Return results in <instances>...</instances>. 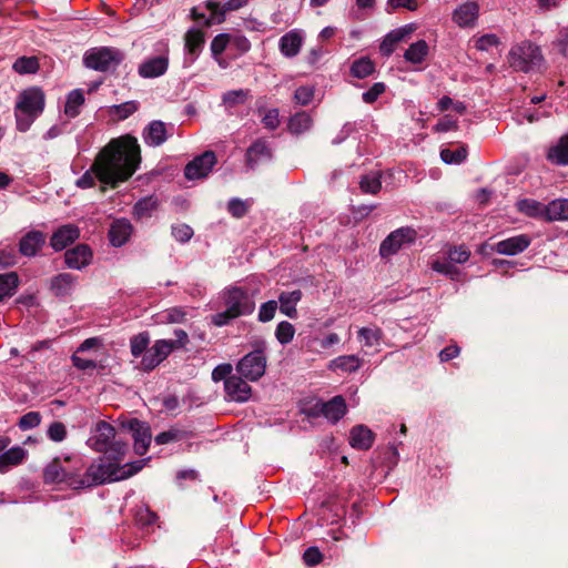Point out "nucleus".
<instances>
[{
	"instance_id": "nucleus-1",
	"label": "nucleus",
	"mask_w": 568,
	"mask_h": 568,
	"mask_svg": "<svg viewBox=\"0 0 568 568\" xmlns=\"http://www.w3.org/2000/svg\"><path fill=\"white\" fill-rule=\"evenodd\" d=\"M140 163L141 149L136 138L125 134L112 139L100 150L91 168L75 181V185L90 189L98 179L102 184L116 187L135 173Z\"/></svg>"
},
{
	"instance_id": "nucleus-2",
	"label": "nucleus",
	"mask_w": 568,
	"mask_h": 568,
	"mask_svg": "<svg viewBox=\"0 0 568 568\" xmlns=\"http://www.w3.org/2000/svg\"><path fill=\"white\" fill-rule=\"evenodd\" d=\"M64 468L65 485L72 489H82L104 484L105 481H116L126 479L135 475L143 467V460L128 463L129 469L118 467L115 464L97 463L91 464L84 473V464L80 457H65L62 459Z\"/></svg>"
},
{
	"instance_id": "nucleus-3",
	"label": "nucleus",
	"mask_w": 568,
	"mask_h": 568,
	"mask_svg": "<svg viewBox=\"0 0 568 568\" xmlns=\"http://www.w3.org/2000/svg\"><path fill=\"white\" fill-rule=\"evenodd\" d=\"M115 435V428L111 424L100 420L95 425L93 435L88 439V444L95 452L103 453V457L99 459V463H112L128 470V464L120 465L126 453L128 445L122 439L116 438Z\"/></svg>"
},
{
	"instance_id": "nucleus-4",
	"label": "nucleus",
	"mask_w": 568,
	"mask_h": 568,
	"mask_svg": "<svg viewBox=\"0 0 568 568\" xmlns=\"http://www.w3.org/2000/svg\"><path fill=\"white\" fill-rule=\"evenodd\" d=\"M45 97L40 88L31 87L23 90L17 99L14 116L17 129L27 132L44 110Z\"/></svg>"
},
{
	"instance_id": "nucleus-5",
	"label": "nucleus",
	"mask_w": 568,
	"mask_h": 568,
	"mask_svg": "<svg viewBox=\"0 0 568 568\" xmlns=\"http://www.w3.org/2000/svg\"><path fill=\"white\" fill-rule=\"evenodd\" d=\"M508 62L516 71L530 72L539 70L544 65L545 59L537 44L523 41L510 49Z\"/></svg>"
},
{
	"instance_id": "nucleus-6",
	"label": "nucleus",
	"mask_w": 568,
	"mask_h": 568,
	"mask_svg": "<svg viewBox=\"0 0 568 568\" xmlns=\"http://www.w3.org/2000/svg\"><path fill=\"white\" fill-rule=\"evenodd\" d=\"M124 60V53L111 47H100L88 50L83 57V63L87 68L109 72L115 70Z\"/></svg>"
},
{
	"instance_id": "nucleus-7",
	"label": "nucleus",
	"mask_w": 568,
	"mask_h": 568,
	"mask_svg": "<svg viewBox=\"0 0 568 568\" xmlns=\"http://www.w3.org/2000/svg\"><path fill=\"white\" fill-rule=\"evenodd\" d=\"M225 306L233 311V315H250L255 310L254 292L244 286H233L223 294Z\"/></svg>"
},
{
	"instance_id": "nucleus-8",
	"label": "nucleus",
	"mask_w": 568,
	"mask_h": 568,
	"mask_svg": "<svg viewBox=\"0 0 568 568\" xmlns=\"http://www.w3.org/2000/svg\"><path fill=\"white\" fill-rule=\"evenodd\" d=\"M266 368V357L261 348L246 354L236 365V371L248 381L262 377Z\"/></svg>"
},
{
	"instance_id": "nucleus-9",
	"label": "nucleus",
	"mask_w": 568,
	"mask_h": 568,
	"mask_svg": "<svg viewBox=\"0 0 568 568\" xmlns=\"http://www.w3.org/2000/svg\"><path fill=\"white\" fill-rule=\"evenodd\" d=\"M215 163V153L213 151H205L185 165L184 176L187 180L204 179L212 171Z\"/></svg>"
},
{
	"instance_id": "nucleus-10",
	"label": "nucleus",
	"mask_w": 568,
	"mask_h": 568,
	"mask_svg": "<svg viewBox=\"0 0 568 568\" xmlns=\"http://www.w3.org/2000/svg\"><path fill=\"white\" fill-rule=\"evenodd\" d=\"M123 428L131 432L134 439V450L138 455H144L151 444L152 433L150 426L145 422L131 418L122 424Z\"/></svg>"
},
{
	"instance_id": "nucleus-11",
	"label": "nucleus",
	"mask_w": 568,
	"mask_h": 568,
	"mask_svg": "<svg viewBox=\"0 0 568 568\" xmlns=\"http://www.w3.org/2000/svg\"><path fill=\"white\" fill-rule=\"evenodd\" d=\"M163 50L159 55L145 59L138 68V73L143 79H153L163 75L169 68V48L162 44Z\"/></svg>"
},
{
	"instance_id": "nucleus-12",
	"label": "nucleus",
	"mask_w": 568,
	"mask_h": 568,
	"mask_svg": "<svg viewBox=\"0 0 568 568\" xmlns=\"http://www.w3.org/2000/svg\"><path fill=\"white\" fill-rule=\"evenodd\" d=\"M415 235V231L409 227H402L392 232L381 244V255L387 257L395 254L404 244L414 242Z\"/></svg>"
},
{
	"instance_id": "nucleus-13",
	"label": "nucleus",
	"mask_w": 568,
	"mask_h": 568,
	"mask_svg": "<svg viewBox=\"0 0 568 568\" xmlns=\"http://www.w3.org/2000/svg\"><path fill=\"white\" fill-rule=\"evenodd\" d=\"M248 0H227L223 4L215 0H206L204 7L210 11V17L206 20V26L210 27L214 23H222L225 20V14L229 11H236L247 4Z\"/></svg>"
},
{
	"instance_id": "nucleus-14",
	"label": "nucleus",
	"mask_w": 568,
	"mask_h": 568,
	"mask_svg": "<svg viewBox=\"0 0 568 568\" xmlns=\"http://www.w3.org/2000/svg\"><path fill=\"white\" fill-rule=\"evenodd\" d=\"M225 397L227 400L243 403L250 399L252 388L241 376L232 375L224 383Z\"/></svg>"
},
{
	"instance_id": "nucleus-15",
	"label": "nucleus",
	"mask_w": 568,
	"mask_h": 568,
	"mask_svg": "<svg viewBox=\"0 0 568 568\" xmlns=\"http://www.w3.org/2000/svg\"><path fill=\"white\" fill-rule=\"evenodd\" d=\"M168 138V124L160 120L151 121L142 132L144 143L152 148L162 145Z\"/></svg>"
},
{
	"instance_id": "nucleus-16",
	"label": "nucleus",
	"mask_w": 568,
	"mask_h": 568,
	"mask_svg": "<svg viewBox=\"0 0 568 568\" xmlns=\"http://www.w3.org/2000/svg\"><path fill=\"white\" fill-rule=\"evenodd\" d=\"M272 158V150L266 141L257 139L246 150V165L254 170L260 163L266 162Z\"/></svg>"
},
{
	"instance_id": "nucleus-17",
	"label": "nucleus",
	"mask_w": 568,
	"mask_h": 568,
	"mask_svg": "<svg viewBox=\"0 0 568 568\" xmlns=\"http://www.w3.org/2000/svg\"><path fill=\"white\" fill-rule=\"evenodd\" d=\"M530 237L526 234L516 235L496 243L493 247L499 254L503 255H516L524 252L530 245Z\"/></svg>"
},
{
	"instance_id": "nucleus-18",
	"label": "nucleus",
	"mask_w": 568,
	"mask_h": 568,
	"mask_svg": "<svg viewBox=\"0 0 568 568\" xmlns=\"http://www.w3.org/2000/svg\"><path fill=\"white\" fill-rule=\"evenodd\" d=\"M92 251L87 244H78L64 253V261L69 268L82 270L91 263Z\"/></svg>"
},
{
	"instance_id": "nucleus-19",
	"label": "nucleus",
	"mask_w": 568,
	"mask_h": 568,
	"mask_svg": "<svg viewBox=\"0 0 568 568\" xmlns=\"http://www.w3.org/2000/svg\"><path fill=\"white\" fill-rule=\"evenodd\" d=\"M185 41V50H186V57L184 62L192 64L197 57L200 55L204 43H205V37L203 31L191 28L184 37Z\"/></svg>"
},
{
	"instance_id": "nucleus-20",
	"label": "nucleus",
	"mask_w": 568,
	"mask_h": 568,
	"mask_svg": "<svg viewBox=\"0 0 568 568\" xmlns=\"http://www.w3.org/2000/svg\"><path fill=\"white\" fill-rule=\"evenodd\" d=\"M78 283V277L70 273H60L50 280V291L58 298H64L72 294Z\"/></svg>"
},
{
	"instance_id": "nucleus-21",
	"label": "nucleus",
	"mask_w": 568,
	"mask_h": 568,
	"mask_svg": "<svg viewBox=\"0 0 568 568\" xmlns=\"http://www.w3.org/2000/svg\"><path fill=\"white\" fill-rule=\"evenodd\" d=\"M133 226L126 219H118L111 223L109 230V240L112 246L121 247L131 237Z\"/></svg>"
},
{
	"instance_id": "nucleus-22",
	"label": "nucleus",
	"mask_w": 568,
	"mask_h": 568,
	"mask_svg": "<svg viewBox=\"0 0 568 568\" xmlns=\"http://www.w3.org/2000/svg\"><path fill=\"white\" fill-rule=\"evenodd\" d=\"M80 235L75 225L67 224L58 229L51 236L50 245L54 251H62Z\"/></svg>"
},
{
	"instance_id": "nucleus-23",
	"label": "nucleus",
	"mask_w": 568,
	"mask_h": 568,
	"mask_svg": "<svg viewBox=\"0 0 568 568\" xmlns=\"http://www.w3.org/2000/svg\"><path fill=\"white\" fill-rule=\"evenodd\" d=\"M479 7L476 2L460 4L453 13V20L462 28L473 27L478 18Z\"/></svg>"
},
{
	"instance_id": "nucleus-24",
	"label": "nucleus",
	"mask_w": 568,
	"mask_h": 568,
	"mask_svg": "<svg viewBox=\"0 0 568 568\" xmlns=\"http://www.w3.org/2000/svg\"><path fill=\"white\" fill-rule=\"evenodd\" d=\"M322 416H324L328 422L335 424L344 417L347 412V406L343 396L337 395L328 402L322 400Z\"/></svg>"
},
{
	"instance_id": "nucleus-25",
	"label": "nucleus",
	"mask_w": 568,
	"mask_h": 568,
	"mask_svg": "<svg viewBox=\"0 0 568 568\" xmlns=\"http://www.w3.org/2000/svg\"><path fill=\"white\" fill-rule=\"evenodd\" d=\"M546 159L555 165H568V132L559 138V140L549 146Z\"/></svg>"
},
{
	"instance_id": "nucleus-26",
	"label": "nucleus",
	"mask_w": 568,
	"mask_h": 568,
	"mask_svg": "<svg viewBox=\"0 0 568 568\" xmlns=\"http://www.w3.org/2000/svg\"><path fill=\"white\" fill-rule=\"evenodd\" d=\"M45 236L40 231L28 232L19 243L20 253L24 256H34L44 245Z\"/></svg>"
},
{
	"instance_id": "nucleus-27",
	"label": "nucleus",
	"mask_w": 568,
	"mask_h": 568,
	"mask_svg": "<svg viewBox=\"0 0 568 568\" xmlns=\"http://www.w3.org/2000/svg\"><path fill=\"white\" fill-rule=\"evenodd\" d=\"M413 26L407 24L390 31L388 34H386V37L384 38L379 45L381 53L386 57L390 55L394 52L396 44L404 40L407 36H409L413 32Z\"/></svg>"
},
{
	"instance_id": "nucleus-28",
	"label": "nucleus",
	"mask_w": 568,
	"mask_h": 568,
	"mask_svg": "<svg viewBox=\"0 0 568 568\" xmlns=\"http://www.w3.org/2000/svg\"><path fill=\"white\" fill-rule=\"evenodd\" d=\"M374 433L364 425L354 426L349 434V444L353 448L366 450L374 443Z\"/></svg>"
},
{
	"instance_id": "nucleus-29",
	"label": "nucleus",
	"mask_w": 568,
	"mask_h": 568,
	"mask_svg": "<svg viewBox=\"0 0 568 568\" xmlns=\"http://www.w3.org/2000/svg\"><path fill=\"white\" fill-rule=\"evenodd\" d=\"M516 207L520 213L529 217L544 219L547 221V205H544L539 201L523 199L516 203Z\"/></svg>"
},
{
	"instance_id": "nucleus-30",
	"label": "nucleus",
	"mask_w": 568,
	"mask_h": 568,
	"mask_svg": "<svg viewBox=\"0 0 568 568\" xmlns=\"http://www.w3.org/2000/svg\"><path fill=\"white\" fill-rule=\"evenodd\" d=\"M64 468L62 459L57 457L48 464L43 470V480L45 484H65Z\"/></svg>"
},
{
	"instance_id": "nucleus-31",
	"label": "nucleus",
	"mask_w": 568,
	"mask_h": 568,
	"mask_svg": "<svg viewBox=\"0 0 568 568\" xmlns=\"http://www.w3.org/2000/svg\"><path fill=\"white\" fill-rule=\"evenodd\" d=\"M84 93L81 89L72 90L67 95L64 114L70 119L77 118L81 112V108L84 104Z\"/></svg>"
},
{
	"instance_id": "nucleus-32",
	"label": "nucleus",
	"mask_w": 568,
	"mask_h": 568,
	"mask_svg": "<svg viewBox=\"0 0 568 568\" xmlns=\"http://www.w3.org/2000/svg\"><path fill=\"white\" fill-rule=\"evenodd\" d=\"M26 450L16 446L0 454V471L6 473L10 467L17 466L23 462Z\"/></svg>"
},
{
	"instance_id": "nucleus-33",
	"label": "nucleus",
	"mask_w": 568,
	"mask_h": 568,
	"mask_svg": "<svg viewBox=\"0 0 568 568\" xmlns=\"http://www.w3.org/2000/svg\"><path fill=\"white\" fill-rule=\"evenodd\" d=\"M159 201L154 195L140 199L133 206V216L136 220L149 219L158 209Z\"/></svg>"
},
{
	"instance_id": "nucleus-34",
	"label": "nucleus",
	"mask_w": 568,
	"mask_h": 568,
	"mask_svg": "<svg viewBox=\"0 0 568 568\" xmlns=\"http://www.w3.org/2000/svg\"><path fill=\"white\" fill-rule=\"evenodd\" d=\"M192 436H193V433L191 430L174 426L165 432L158 434L154 437V442L158 445H165L169 443L181 442V440L187 439Z\"/></svg>"
},
{
	"instance_id": "nucleus-35",
	"label": "nucleus",
	"mask_w": 568,
	"mask_h": 568,
	"mask_svg": "<svg viewBox=\"0 0 568 568\" xmlns=\"http://www.w3.org/2000/svg\"><path fill=\"white\" fill-rule=\"evenodd\" d=\"M277 308L281 313H284V292L278 294L277 301L271 300L261 305L257 315L258 321L262 323L272 321Z\"/></svg>"
},
{
	"instance_id": "nucleus-36",
	"label": "nucleus",
	"mask_w": 568,
	"mask_h": 568,
	"mask_svg": "<svg viewBox=\"0 0 568 568\" xmlns=\"http://www.w3.org/2000/svg\"><path fill=\"white\" fill-rule=\"evenodd\" d=\"M361 367V359L356 355H343L329 362L328 368L332 371L355 372Z\"/></svg>"
},
{
	"instance_id": "nucleus-37",
	"label": "nucleus",
	"mask_w": 568,
	"mask_h": 568,
	"mask_svg": "<svg viewBox=\"0 0 568 568\" xmlns=\"http://www.w3.org/2000/svg\"><path fill=\"white\" fill-rule=\"evenodd\" d=\"M568 220V199L554 200L547 204V222Z\"/></svg>"
},
{
	"instance_id": "nucleus-38",
	"label": "nucleus",
	"mask_w": 568,
	"mask_h": 568,
	"mask_svg": "<svg viewBox=\"0 0 568 568\" xmlns=\"http://www.w3.org/2000/svg\"><path fill=\"white\" fill-rule=\"evenodd\" d=\"M19 285V277L16 272L0 274V302L12 296Z\"/></svg>"
},
{
	"instance_id": "nucleus-39",
	"label": "nucleus",
	"mask_w": 568,
	"mask_h": 568,
	"mask_svg": "<svg viewBox=\"0 0 568 568\" xmlns=\"http://www.w3.org/2000/svg\"><path fill=\"white\" fill-rule=\"evenodd\" d=\"M428 53V44L425 40H418L409 45L405 51L404 58L412 63H420Z\"/></svg>"
},
{
	"instance_id": "nucleus-40",
	"label": "nucleus",
	"mask_w": 568,
	"mask_h": 568,
	"mask_svg": "<svg viewBox=\"0 0 568 568\" xmlns=\"http://www.w3.org/2000/svg\"><path fill=\"white\" fill-rule=\"evenodd\" d=\"M312 119L306 112H297L294 114L288 123L287 129L293 134H300L307 131L311 128Z\"/></svg>"
},
{
	"instance_id": "nucleus-41",
	"label": "nucleus",
	"mask_w": 568,
	"mask_h": 568,
	"mask_svg": "<svg viewBox=\"0 0 568 568\" xmlns=\"http://www.w3.org/2000/svg\"><path fill=\"white\" fill-rule=\"evenodd\" d=\"M305 32L295 29L286 33V57H295L304 42Z\"/></svg>"
},
{
	"instance_id": "nucleus-42",
	"label": "nucleus",
	"mask_w": 568,
	"mask_h": 568,
	"mask_svg": "<svg viewBox=\"0 0 568 568\" xmlns=\"http://www.w3.org/2000/svg\"><path fill=\"white\" fill-rule=\"evenodd\" d=\"M139 109V102L136 101H126L121 104H114L110 106V115L115 118L119 121H123L135 113Z\"/></svg>"
},
{
	"instance_id": "nucleus-43",
	"label": "nucleus",
	"mask_w": 568,
	"mask_h": 568,
	"mask_svg": "<svg viewBox=\"0 0 568 568\" xmlns=\"http://www.w3.org/2000/svg\"><path fill=\"white\" fill-rule=\"evenodd\" d=\"M12 69L19 74H33L39 70V61L36 57H20L14 61Z\"/></svg>"
},
{
	"instance_id": "nucleus-44",
	"label": "nucleus",
	"mask_w": 568,
	"mask_h": 568,
	"mask_svg": "<svg viewBox=\"0 0 568 568\" xmlns=\"http://www.w3.org/2000/svg\"><path fill=\"white\" fill-rule=\"evenodd\" d=\"M252 204V199L241 200L239 197H232L227 202V212L235 219H242L248 213Z\"/></svg>"
},
{
	"instance_id": "nucleus-45",
	"label": "nucleus",
	"mask_w": 568,
	"mask_h": 568,
	"mask_svg": "<svg viewBox=\"0 0 568 568\" xmlns=\"http://www.w3.org/2000/svg\"><path fill=\"white\" fill-rule=\"evenodd\" d=\"M134 520L141 528H148L155 524L158 520V515L146 505H140L134 511Z\"/></svg>"
},
{
	"instance_id": "nucleus-46",
	"label": "nucleus",
	"mask_w": 568,
	"mask_h": 568,
	"mask_svg": "<svg viewBox=\"0 0 568 568\" xmlns=\"http://www.w3.org/2000/svg\"><path fill=\"white\" fill-rule=\"evenodd\" d=\"M150 344V336L148 332L139 333L130 339V349L133 357L144 355Z\"/></svg>"
},
{
	"instance_id": "nucleus-47",
	"label": "nucleus",
	"mask_w": 568,
	"mask_h": 568,
	"mask_svg": "<svg viewBox=\"0 0 568 568\" xmlns=\"http://www.w3.org/2000/svg\"><path fill=\"white\" fill-rule=\"evenodd\" d=\"M298 413L308 418H317L322 416V400L305 399L298 403Z\"/></svg>"
},
{
	"instance_id": "nucleus-48",
	"label": "nucleus",
	"mask_w": 568,
	"mask_h": 568,
	"mask_svg": "<svg viewBox=\"0 0 568 568\" xmlns=\"http://www.w3.org/2000/svg\"><path fill=\"white\" fill-rule=\"evenodd\" d=\"M351 72L355 78L364 79L374 72V63L367 58H361L353 62Z\"/></svg>"
},
{
	"instance_id": "nucleus-49",
	"label": "nucleus",
	"mask_w": 568,
	"mask_h": 568,
	"mask_svg": "<svg viewBox=\"0 0 568 568\" xmlns=\"http://www.w3.org/2000/svg\"><path fill=\"white\" fill-rule=\"evenodd\" d=\"M359 187L364 193H378L382 187L381 175L378 173H373L362 176Z\"/></svg>"
},
{
	"instance_id": "nucleus-50",
	"label": "nucleus",
	"mask_w": 568,
	"mask_h": 568,
	"mask_svg": "<svg viewBox=\"0 0 568 568\" xmlns=\"http://www.w3.org/2000/svg\"><path fill=\"white\" fill-rule=\"evenodd\" d=\"M381 336L382 332L379 328L363 327L358 331V338L366 347L378 345Z\"/></svg>"
},
{
	"instance_id": "nucleus-51",
	"label": "nucleus",
	"mask_w": 568,
	"mask_h": 568,
	"mask_svg": "<svg viewBox=\"0 0 568 568\" xmlns=\"http://www.w3.org/2000/svg\"><path fill=\"white\" fill-rule=\"evenodd\" d=\"M247 95H248L247 90H243V89L231 90L223 94L222 102L227 108H233L237 104L244 103Z\"/></svg>"
},
{
	"instance_id": "nucleus-52",
	"label": "nucleus",
	"mask_w": 568,
	"mask_h": 568,
	"mask_svg": "<svg viewBox=\"0 0 568 568\" xmlns=\"http://www.w3.org/2000/svg\"><path fill=\"white\" fill-rule=\"evenodd\" d=\"M152 348L160 363H162L176 348V342L172 339H158Z\"/></svg>"
},
{
	"instance_id": "nucleus-53",
	"label": "nucleus",
	"mask_w": 568,
	"mask_h": 568,
	"mask_svg": "<svg viewBox=\"0 0 568 568\" xmlns=\"http://www.w3.org/2000/svg\"><path fill=\"white\" fill-rule=\"evenodd\" d=\"M467 156V150L465 148H459L457 150L444 149L440 151L442 160L447 164H459Z\"/></svg>"
},
{
	"instance_id": "nucleus-54",
	"label": "nucleus",
	"mask_w": 568,
	"mask_h": 568,
	"mask_svg": "<svg viewBox=\"0 0 568 568\" xmlns=\"http://www.w3.org/2000/svg\"><path fill=\"white\" fill-rule=\"evenodd\" d=\"M41 423V415L39 412H29L20 417L18 422V427L21 430H29L37 426H39Z\"/></svg>"
},
{
	"instance_id": "nucleus-55",
	"label": "nucleus",
	"mask_w": 568,
	"mask_h": 568,
	"mask_svg": "<svg viewBox=\"0 0 568 568\" xmlns=\"http://www.w3.org/2000/svg\"><path fill=\"white\" fill-rule=\"evenodd\" d=\"M230 41L231 38L226 33H220L213 38L211 42V52L214 59L217 60V57L226 49Z\"/></svg>"
},
{
	"instance_id": "nucleus-56",
	"label": "nucleus",
	"mask_w": 568,
	"mask_h": 568,
	"mask_svg": "<svg viewBox=\"0 0 568 568\" xmlns=\"http://www.w3.org/2000/svg\"><path fill=\"white\" fill-rule=\"evenodd\" d=\"M187 311L183 307H171L164 312V320L168 323H184L186 321Z\"/></svg>"
},
{
	"instance_id": "nucleus-57",
	"label": "nucleus",
	"mask_w": 568,
	"mask_h": 568,
	"mask_svg": "<svg viewBox=\"0 0 568 568\" xmlns=\"http://www.w3.org/2000/svg\"><path fill=\"white\" fill-rule=\"evenodd\" d=\"M160 363L159 357L155 356V352L152 347L148 348L142 356L140 367L144 372L154 369Z\"/></svg>"
},
{
	"instance_id": "nucleus-58",
	"label": "nucleus",
	"mask_w": 568,
	"mask_h": 568,
	"mask_svg": "<svg viewBox=\"0 0 568 568\" xmlns=\"http://www.w3.org/2000/svg\"><path fill=\"white\" fill-rule=\"evenodd\" d=\"M48 437L55 442H62L67 436V428L61 422H53L48 428Z\"/></svg>"
},
{
	"instance_id": "nucleus-59",
	"label": "nucleus",
	"mask_w": 568,
	"mask_h": 568,
	"mask_svg": "<svg viewBox=\"0 0 568 568\" xmlns=\"http://www.w3.org/2000/svg\"><path fill=\"white\" fill-rule=\"evenodd\" d=\"M314 97V88L313 87H300L294 94V100L297 104L306 105L308 104Z\"/></svg>"
},
{
	"instance_id": "nucleus-60",
	"label": "nucleus",
	"mask_w": 568,
	"mask_h": 568,
	"mask_svg": "<svg viewBox=\"0 0 568 568\" xmlns=\"http://www.w3.org/2000/svg\"><path fill=\"white\" fill-rule=\"evenodd\" d=\"M172 235L181 243H185L193 236V230L186 224L172 226Z\"/></svg>"
},
{
	"instance_id": "nucleus-61",
	"label": "nucleus",
	"mask_w": 568,
	"mask_h": 568,
	"mask_svg": "<svg viewBox=\"0 0 568 568\" xmlns=\"http://www.w3.org/2000/svg\"><path fill=\"white\" fill-rule=\"evenodd\" d=\"M554 45L564 57L568 58V27H564L559 30Z\"/></svg>"
},
{
	"instance_id": "nucleus-62",
	"label": "nucleus",
	"mask_w": 568,
	"mask_h": 568,
	"mask_svg": "<svg viewBox=\"0 0 568 568\" xmlns=\"http://www.w3.org/2000/svg\"><path fill=\"white\" fill-rule=\"evenodd\" d=\"M469 256L470 252L464 246L453 247L448 252V257L450 262L454 263H465L468 261Z\"/></svg>"
},
{
	"instance_id": "nucleus-63",
	"label": "nucleus",
	"mask_w": 568,
	"mask_h": 568,
	"mask_svg": "<svg viewBox=\"0 0 568 568\" xmlns=\"http://www.w3.org/2000/svg\"><path fill=\"white\" fill-rule=\"evenodd\" d=\"M499 44V39L495 34H485L476 40V48L481 51H487L493 47Z\"/></svg>"
},
{
	"instance_id": "nucleus-64",
	"label": "nucleus",
	"mask_w": 568,
	"mask_h": 568,
	"mask_svg": "<svg viewBox=\"0 0 568 568\" xmlns=\"http://www.w3.org/2000/svg\"><path fill=\"white\" fill-rule=\"evenodd\" d=\"M385 91V84L382 82H376L373 87L363 93V100L366 103L375 102L378 97Z\"/></svg>"
}]
</instances>
